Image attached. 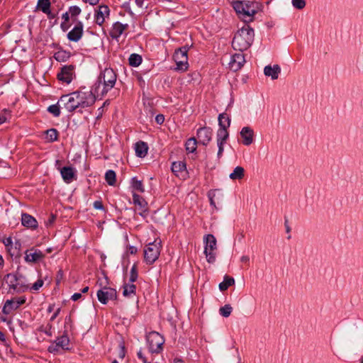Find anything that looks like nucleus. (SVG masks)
I'll return each mask as SVG.
<instances>
[{
	"label": "nucleus",
	"mask_w": 363,
	"mask_h": 363,
	"mask_svg": "<svg viewBox=\"0 0 363 363\" xmlns=\"http://www.w3.org/2000/svg\"><path fill=\"white\" fill-rule=\"evenodd\" d=\"M96 97L90 90L85 89L65 94L60 98V104L68 113L75 111L82 113L84 108L94 104Z\"/></svg>",
	"instance_id": "nucleus-1"
},
{
	"label": "nucleus",
	"mask_w": 363,
	"mask_h": 363,
	"mask_svg": "<svg viewBox=\"0 0 363 363\" xmlns=\"http://www.w3.org/2000/svg\"><path fill=\"white\" fill-rule=\"evenodd\" d=\"M254 30L248 25H245L235 34L232 46L235 50L242 52L247 50L254 40Z\"/></svg>",
	"instance_id": "nucleus-2"
},
{
	"label": "nucleus",
	"mask_w": 363,
	"mask_h": 363,
	"mask_svg": "<svg viewBox=\"0 0 363 363\" xmlns=\"http://www.w3.org/2000/svg\"><path fill=\"white\" fill-rule=\"evenodd\" d=\"M236 13L244 21H252L253 16L260 9V5L256 1H236L233 4Z\"/></svg>",
	"instance_id": "nucleus-3"
},
{
	"label": "nucleus",
	"mask_w": 363,
	"mask_h": 363,
	"mask_svg": "<svg viewBox=\"0 0 363 363\" xmlns=\"http://www.w3.org/2000/svg\"><path fill=\"white\" fill-rule=\"evenodd\" d=\"M204 254L208 263H214L216 257V239L214 235L208 234L203 238Z\"/></svg>",
	"instance_id": "nucleus-4"
},
{
	"label": "nucleus",
	"mask_w": 363,
	"mask_h": 363,
	"mask_svg": "<svg viewBox=\"0 0 363 363\" xmlns=\"http://www.w3.org/2000/svg\"><path fill=\"white\" fill-rule=\"evenodd\" d=\"M99 82L104 86L102 94H104L114 86L116 82V74L113 69L106 68L100 74Z\"/></svg>",
	"instance_id": "nucleus-5"
},
{
	"label": "nucleus",
	"mask_w": 363,
	"mask_h": 363,
	"mask_svg": "<svg viewBox=\"0 0 363 363\" xmlns=\"http://www.w3.org/2000/svg\"><path fill=\"white\" fill-rule=\"evenodd\" d=\"M160 242L154 241L150 242L144 248V259L147 264H153L159 257L160 254Z\"/></svg>",
	"instance_id": "nucleus-6"
},
{
	"label": "nucleus",
	"mask_w": 363,
	"mask_h": 363,
	"mask_svg": "<svg viewBox=\"0 0 363 363\" xmlns=\"http://www.w3.org/2000/svg\"><path fill=\"white\" fill-rule=\"evenodd\" d=\"M146 339L152 353H158L162 350L164 339L159 333L152 331L146 336Z\"/></svg>",
	"instance_id": "nucleus-7"
},
{
	"label": "nucleus",
	"mask_w": 363,
	"mask_h": 363,
	"mask_svg": "<svg viewBox=\"0 0 363 363\" xmlns=\"http://www.w3.org/2000/svg\"><path fill=\"white\" fill-rule=\"evenodd\" d=\"M188 48L183 47L177 50L174 54V59L176 62V69L186 71L188 68Z\"/></svg>",
	"instance_id": "nucleus-8"
},
{
	"label": "nucleus",
	"mask_w": 363,
	"mask_h": 363,
	"mask_svg": "<svg viewBox=\"0 0 363 363\" xmlns=\"http://www.w3.org/2000/svg\"><path fill=\"white\" fill-rule=\"evenodd\" d=\"M99 284L101 289L97 291V298L101 303L106 304L108 301L116 298L117 292L116 289L106 285L103 286L102 281H99Z\"/></svg>",
	"instance_id": "nucleus-9"
},
{
	"label": "nucleus",
	"mask_w": 363,
	"mask_h": 363,
	"mask_svg": "<svg viewBox=\"0 0 363 363\" xmlns=\"http://www.w3.org/2000/svg\"><path fill=\"white\" fill-rule=\"evenodd\" d=\"M69 346V339L67 335H63L50 345L48 351L51 353L59 352L61 350H68Z\"/></svg>",
	"instance_id": "nucleus-10"
},
{
	"label": "nucleus",
	"mask_w": 363,
	"mask_h": 363,
	"mask_svg": "<svg viewBox=\"0 0 363 363\" xmlns=\"http://www.w3.org/2000/svg\"><path fill=\"white\" fill-rule=\"evenodd\" d=\"M45 257V253L41 250L32 247L26 250L24 259L27 263L33 264L41 262Z\"/></svg>",
	"instance_id": "nucleus-11"
},
{
	"label": "nucleus",
	"mask_w": 363,
	"mask_h": 363,
	"mask_svg": "<svg viewBox=\"0 0 363 363\" xmlns=\"http://www.w3.org/2000/svg\"><path fill=\"white\" fill-rule=\"evenodd\" d=\"M133 203L135 206V211H138V214L145 218L148 211L147 201L142 196L133 192Z\"/></svg>",
	"instance_id": "nucleus-12"
},
{
	"label": "nucleus",
	"mask_w": 363,
	"mask_h": 363,
	"mask_svg": "<svg viewBox=\"0 0 363 363\" xmlns=\"http://www.w3.org/2000/svg\"><path fill=\"white\" fill-rule=\"evenodd\" d=\"M74 67L73 65H65L62 67L61 71L57 74V79L65 84H69L74 77Z\"/></svg>",
	"instance_id": "nucleus-13"
},
{
	"label": "nucleus",
	"mask_w": 363,
	"mask_h": 363,
	"mask_svg": "<svg viewBox=\"0 0 363 363\" xmlns=\"http://www.w3.org/2000/svg\"><path fill=\"white\" fill-rule=\"evenodd\" d=\"M110 9L106 5H101L95 11V22L99 26H102L106 19L109 17Z\"/></svg>",
	"instance_id": "nucleus-14"
},
{
	"label": "nucleus",
	"mask_w": 363,
	"mask_h": 363,
	"mask_svg": "<svg viewBox=\"0 0 363 363\" xmlns=\"http://www.w3.org/2000/svg\"><path fill=\"white\" fill-rule=\"evenodd\" d=\"M84 33V25L82 21H77L74 28L67 33V37L69 41L78 42Z\"/></svg>",
	"instance_id": "nucleus-15"
},
{
	"label": "nucleus",
	"mask_w": 363,
	"mask_h": 363,
	"mask_svg": "<svg viewBox=\"0 0 363 363\" xmlns=\"http://www.w3.org/2000/svg\"><path fill=\"white\" fill-rule=\"evenodd\" d=\"M245 62V59L244 55L242 52L235 53L230 57V60L228 62L229 68L232 71L236 72L241 69Z\"/></svg>",
	"instance_id": "nucleus-16"
},
{
	"label": "nucleus",
	"mask_w": 363,
	"mask_h": 363,
	"mask_svg": "<svg viewBox=\"0 0 363 363\" xmlns=\"http://www.w3.org/2000/svg\"><path fill=\"white\" fill-rule=\"evenodd\" d=\"M213 135L212 129L208 127L201 128L197 130L199 143L206 145L211 141Z\"/></svg>",
	"instance_id": "nucleus-17"
},
{
	"label": "nucleus",
	"mask_w": 363,
	"mask_h": 363,
	"mask_svg": "<svg viewBox=\"0 0 363 363\" xmlns=\"http://www.w3.org/2000/svg\"><path fill=\"white\" fill-rule=\"evenodd\" d=\"M242 143L245 146L250 145L254 141L255 133L250 126L243 127L240 132Z\"/></svg>",
	"instance_id": "nucleus-18"
},
{
	"label": "nucleus",
	"mask_w": 363,
	"mask_h": 363,
	"mask_svg": "<svg viewBox=\"0 0 363 363\" xmlns=\"http://www.w3.org/2000/svg\"><path fill=\"white\" fill-rule=\"evenodd\" d=\"M61 176L65 182L69 184L76 178V170L72 167L59 168Z\"/></svg>",
	"instance_id": "nucleus-19"
},
{
	"label": "nucleus",
	"mask_w": 363,
	"mask_h": 363,
	"mask_svg": "<svg viewBox=\"0 0 363 363\" xmlns=\"http://www.w3.org/2000/svg\"><path fill=\"white\" fill-rule=\"evenodd\" d=\"M172 171L178 177L184 179L186 175V164L184 162H174L172 164Z\"/></svg>",
	"instance_id": "nucleus-20"
},
{
	"label": "nucleus",
	"mask_w": 363,
	"mask_h": 363,
	"mask_svg": "<svg viewBox=\"0 0 363 363\" xmlns=\"http://www.w3.org/2000/svg\"><path fill=\"white\" fill-rule=\"evenodd\" d=\"M128 28V24H123L120 22H116L113 23L111 30V37L116 39L118 38Z\"/></svg>",
	"instance_id": "nucleus-21"
},
{
	"label": "nucleus",
	"mask_w": 363,
	"mask_h": 363,
	"mask_svg": "<svg viewBox=\"0 0 363 363\" xmlns=\"http://www.w3.org/2000/svg\"><path fill=\"white\" fill-rule=\"evenodd\" d=\"M21 223L23 226L31 228V229H35L38 227V222L36 219L28 214V213H22L21 215Z\"/></svg>",
	"instance_id": "nucleus-22"
},
{
	"label": "nucleus",
	"mask_w": 363,
	"mask_h": 363,
	"mask_svg": "<svg viewBox=\"0 0 363 363\" xmlns=\"http://www.w3.org/2000/svg\"><path fill=\"white\" fill-rule=\"evenodd\" d=\"M280 72L281 69L277 65H274L273 66L267 65L264 68V74L265 76L271 77L273 80L279 77Z\"/></svg>",
	"instance_id": "nucleus-23"
},
{
	"label": "nucleus",
	"mask_w": 363,
	"mask_h": 363,
	"mask_svg": "<svg viewBox=\"0 0 363 363\" xmlns=\"http://www.w3.org/2000/svg\"><path fill=\"white\" fill-rule=\"evenodd\" d=\"M147 145L143 141H139L135 145V154L139 157H145L147 154Z\"/></svg>",
	"instance_id": "nucleus-24"
},
{
	"label": "nucleus",
	"mask_w": 363,
	"mask_h": 363,
	"mask_svg": "<svg viewBox=\"0 0 363 363\" xmlns=\"http://www.w3.org/2000/svg\"><path fill=\"white\" fill-rule=\"evenodd\" d=\"M18 308V303L14 298L7 300L4 303L2 311L5 314H9Z\"/></svg>",
	"instance_id": "nucleus-25"
},
{
	"label": "nucleus",
	"mask_w": 363,
	"mask_h": 363,
	"mask_svg": "<svg viewBox=\"0 0 363 363\" xmlns=\"http://www.w3.org/2000/svg\"><path fill=\"white\" fill-rule=\"evenodd\" d=\"M136 286L133 283L125 284L123 287V295L125 297H131L135 295Z\"/></svg>",
	"instance_id": "nucleus-26"
},
{
	"label": "nucleus",
	"mask_w": 363,
	"mask_h": 363,
	"mask_svg": "<svg viewBox=\"0 0 363 363\" xmlns=\"http://www.w3.org/2000/svg\"><path fill=\"white\" fill-rule=\"evenodd\" d=\"M245 169L240 166L236 167L232 173L230 174L229 177L232 180H240L244 177Z\"/></svg>",
	"instance_id": "nucleus-27"
},
{
	"label": "nucleus",
	"mask_w": 363,
	"mask_h": 363,
	"mask_svg": "<svg viewBox=\"0 0 363 363\" xmlns=\"http://www.w3.org/2000/svg\"><path fill=\"white\" fill-rule=\"evenodd\" d=\"M219 128H228L230 125V118L226 113H220L218 116Z\"/></svg>",
	"instance_id": "nucleus-28"
},
{
	"label": "nucleus",
	"mask_w": 363,
	"mask_h": 363,
	"mask_svg": "<svg viewBox=\"0 0 363 363\" xmlns=\"http://www.w3.org/2000/svg\"><path fill=\"white\" fill-rule=\"evenodd\" d=\"M70 57V52L60 50L54 54V58L58 62H65Z\"/></svg>",
	"instance_id": "nucleus-29"
},
{
	"label": "nucleus",
	"mask_w": 363,
	"mask_h": 363,
	"mask_svg": "<svg viewBox=\"0 0 363 363\" xmlns=\"http://www.w3.org/2000/svg\"><path fill=\"white\" fill-rule=\"evenodd\" d=\"M228 128H218L217 131V143H225L228 138Z\"/></svg>",
	"instance_id": "nucleus-30"
},
{
	"label": "nucleus",
	"mask_w": 363,
	"mask_h": 363,
	"mask_svg": "<svg viewBox=\"0 0 363 363\" xmlns=\"http://www.w3.org/2000/svg\"><path fill=\"white\" fill-rule=\"evenodd\" d=\"M131 186L135 191H138V192L143 193L145 191V188L141 180H138L137 177H133L131 179Z\"/></svg>",
	"instance_id": "nucleus-31"
},
{
	"label": "nucleus",
	"mask_w": 363,
	"mask_h": 363,
	"mask_svg": "<svg viewBox=\"0 0 363 363\" xmlns=\"http://www.w3.org/2000/svg\"><path fill=\"white\" fill-rule=\"evenodd\" d=\"M235 280L233 277L225 276L223 281L219 284V289L222 291H225L228 288L234 284Z\"/></svg>",
	"instance_id": "nucleus-32"
},
{
	"label": "nucleus",
	"mask_w": 363,
	"mask_h": 363,
	"mask_svg": "<svg viewBox=\"0 0 363 363\" xmlns=\"http://www.w3.org/2000/svg\"><path fill=\"white\" fill-rule=\"evenodd\" d=\"M60 108H62V105L60 104V99L56 104L48 106V111L52 114L55 117H58L60 115Z\"/></svg>",
	"instance_id": "nucleus-33"
},
{
	"label": "nucleus",
	"mask_w": 363,
	"mask_h": 363,
	"mask_svg": "<svg viewBox=\"0 0 363 363\" xmlns=\"http://www.w3.org/2000/svg\"><path fill=\"white\" fill-rule=\"evenodd\" d=\"M130 65L133 67H138L142 62V57L138 54H131L128 59Z\"/></svg>",
	"instance_id": "nucleus-34"
},
{
	"label": "nucleus",
	"mask_w": 363,
	"mask_h": 363,
	"mask_svg": "<svg viewBox=\"0 0 363 363\" xmlns=\"http://www.w3.org/2000/svg\"><path fill=\"white\" fill-rule=\"evenodd\" d=\"M197 141L194 138H189L186 144V150L189 152H194L196 150Z\"/></svg>",
	"instance_id": "nucleus-35"
},
{
	"label": "nucleus",
	"mask_w": 363,
	"mask_h": 363,
	"mask_svg": "<svg viewBox=\"0 0 363 363\" xmlns=\"http://www.w3.org/2000/svg\"><path fill=\"white\" fill-rule=\"evenodd\" d=\"M116 177V173L113 170H108L105 174L106 181L111 186H113L115 184Z\"/></svg>",
	"instance_id": "nucleus-36"
},
{
	"label": "nucleus",
	"mask_w": 363,
	"mask_h": 363,
	"mask_svg": "<svg viewBox=\"0 0 363 363\" xmlns=\"http://www.w3.org/2000/svg\"><path fill=\"white\" fill-rule=\"evenodd\" d=\"M38 6L43 13H50V2L49 0H38Z\"/></svg>",
	"instance_id": "nucleus-37"
},
{
	"label": "nucleus",
	"mask_w": 363,
	"mask_h": 363,
	"mask_svg": "<svg viewBox=\"0 0 363 363\" xmlns=\"http://www.w3.org/2000/svg\"><path fill=\"white\" fill-rule=\"evenodd\" d=\"M58 133L55 129H50L46 131V138L50 142H53L57 140Z\"/></svg>",
	"instance_id": "nucleus-38"
},
{
	"label": "nucleus",
	"mask_w": 363,
	"mask_h": 363,
	"mask_svg": "<svg viewBox=\"0 0 363 363\" xmlns=\"http://www.w3.org/2000/svg\"><path fill=\"white\" fill-rule=\"evenodd\" d=\"M233 311V308L229 304H225L224 306L219 309V313L220 315L227 318L230 316Z\"/></svg>",
	"instance_id": "nucleus-39"
},
{
	"label": "nucleus",
	"mask_w": 363,
	"mask_h": 363,
	"mask_svg": "<svg viewBox=\"0 0 363 363\" xmlns=\"http://www.w3.org/2000/svg\"><path fill=\"white\" fill-rule=\"evenodd\" d=\"M69 13L70 17L73 18V21H76L75 17L78 16L81 13V9L77 6H72L69 8Z\"/></svg>",
	"instance_id": "nucleus-40"
},
{
	"label": "nucleus",
	"mask_w": 363,
	"mask_h": 363,
	"mask_svg": "<svg viewBox=\"0 0 363 363\" xmlns=\"http://www.w3.org/2000/svg\"><path fill=\"white\" fill-rule=\"evenodd\" d=\"M137 279H138L137 267H136V265L134 264L130 269L129 281L131 283H133L136 281Z\"/></svg>",
	"instance_id": "nucleus-41"
},
{
	"label": "nucleus",
	"mask_w": 363,
	"mask_h": 363,
	"mask_svg": "<svg viewBox=\"0 0 363 363\" xmlns=\"http://www.w3.org/2000/svg\"><path fill=\"white\" fill-rule=\"evenodd\" d=\"M43 280L42 279H39L32 285L30 290L38 291L43 286Z\"/></svg>",
	"instance_id": "nucleus-42"
},
{
	"label": "nucleus",
	"mask_w": 363,
	"mask_h": 363,
	"mask_svg": "<svg viewBox=\"0 0 363 363\" xmlns=\"http://www.w3.org/2000/svg\"><path fill=\"white\" fill-rule=\"evenodd\" d=\"M216 191H210L208 193V197L210 201V204L211 206H213L214 208H216V203L214 201V197L216 196Z\"/></svg>",
	"instance_id": "nucleus-43"
},
{
	"label": "nucleus",
	"mask_w": 363,
	"mask_h": 363,
	"mask_svg": "<svg viewBox=\"0 0 363 363\" xmlns=\"http://www.w3.org/2000/svg\"><path fill=\"white\" fill-rule=\"evenodd\" d=\"M305 0H296V9H302L306 6Z\"/></svg>",
	"instance_id": "nucleus-44"
},
{
	"label": "nucleus",
	"mask_w": 363,
	"mask_h": 363,
	"mask_svg": "<svg viewBox=\"0 0 363 363\" xmlns=\"http://www.w3.org/2000/svg\"><path fill=\"white\" fill-rule=\"evenodd\" d=\"M93 206H94V208H96V209H98V210L104 209V206H103L102 203L99 201H94Z\"/></svg>",
	"instance_id": "nucleus-45"
},
{
	"label": "nucleus",
	"mask_w": 363,
	"mask_h": 363,
	"mask_svg": "<svg viewBox=\"0 0 363 363\" xmlns=\"http://www.w3.org/2000/svg\"><path fill=\"white\" fill-rule=\"evenodd\" d=\"M69 27L70 26L68 22L62 21L60 24V28L64 32H66L69 28Z\"/></svg>",
	"instance_id": "nucleus-46"
},
{
	"label": "nucleus",
	"mask_w": 363,
	"mask_h": 363,
	"mask_svg": "<svg viewBox=\"0 0 363 363\" xmlns=\"http://www.w3.org/2000/svg\"><path fill=\"white\" fill-rule=\"evenodd\" d=\"M155 120L158 124H162L164 121V117L163 115L159 114L156 116Z\"/></svg>",
	"instance_id": "nucleus-47"
},
{
	"label": "nucleus",
	"mask_w": 363,
	"mask_h": 363,
	"mask_svg": "<svg viewBox=\"0 0 363 363\" xmlns=\"http://www.w3.org/2000/svg\"><path fill=\"white\" fill-rule=\"evenodd\" d=\"M218 147V157H220L223 152V143H217Z\"/></svg>",
	"instance_id": "nucleus-48"
},
{
	"label": "nucleus",
	"mask_w": 363,
	"mask_h": 363,
	"mask_svg": "<svg viewBox=\"0 0 363 363\" xmlns=\"http://www.w3.org/2000/svg\"><path fill=\"white\" fill-rule=\"evenodd\" d=\"M14 299L16 300V303H18V307L26 301V298L24 297L14 298Z\"/></svg>",
	"instance_id": "nucleus-49"
},
{
	"label": "nucleus",
	"mask_w": 363,
	"mask_h": 363,
	"mask_svg": "<svg viewBox=\"0 0 363 363\" xmlns=\"http://www.w3.org/2000/svg\"><path fill=\"white\" fill-rule=\"evenodd\" d=\"M137 251H138L137 247H135L134 246H129L128 250V253H129L130 255H134L137 252Z\"/></svg>",
	"instance_id": "nucleus-50"
},
{
	"label": "nucleus",
	"mask_w": 363,
	"mask_h": 363,
	"mask_svg": "<svg viewBox=\"0 0 363 363\" xmlns=\"http://www.w3.org/2000/svg\"><path fill=\"white\" fill-rule=\"evenodd\" d=\"M69 17H70V14L69 13V11L68 12H65L62 16V18L63 21H65V22H68L69 21Z\"/></svg>",
	"instance_id": "nucleus-51"
},
{
	"label": "nucleus",
	"mask_w": 363,
	"mask_h": 363,
	"mask_svg": "<svg viewBox=\"0 0 363 363\" xmlns=\"http://www.w3.org/2000/svg\"><path fill=\"white\" fill-rule=\"evenodd\" d=\"M82 297V294L79 293H75L72 296V300L76 301Z\"/></svg>",
	"instance_id": "nucleus-52"
},
{
	"label": "nucleus",
	"mask_w": 363,
	"mask_h": 363,
	"mask_svg": "<svg viewBox=\"0 0 363 363\" xmlns=\"http://www.w3.org/2000/svg\"><path fill=\"white\" fill-rule=\"evenodd\" d=\"M60 308H57L56 310V311L52 314V315L51 316L50 318V320L51 321H53L56 318L57 316L59 315L60 313Z\"/></svg>",
	"instance_id": "nucleus-53"
},
{
	"label": "nucleus",
	"mask_w": 363,
	"mask_h": 363,
	"mask_svg": "<svg viewBox=\"0 0 363 363\" xmlns=\"http://www.w3.org/2000/svg\"><path fill=\"white\" fill-rule=\"evenodd\" d=\"M7 120V117L4 114H0V125L4 123Z\"/></svg>",
	"instance_id": "nucleus-54"
},
{
	"label": "nucleus",
	"mask_w": 363,
	"mask_h": 363,
	"mask_svg": "<svg viewBox=\"0 0 363 363\" xmlns=\"http://www.w3.org/2000/svg\"><path fill=\"white\" fill-rule=\"evenodd\" d=\"M138 357L139 359H140L143 361V363H144V359H147V358L143 355V354L141 351H139L138 352Z\"/></svg>",
	"instance_id": "nucleus-55"
},
{
	"label": "nucleus",
	"mask_w": 363,
	"mask_h": 363,
	"mask_svg": "<svg viewBox=\"0 0 363 363\" xmlns=\"http://www.w3.org/2000/svg\"><path fill=\"white\" fill-rule=\"evenodd\" d=\"M84 2H88L91 5H96L99 0H83Z\"/></svg>",
	"instance_id": "nucleus-56"
},
{
	"label": "nucleus",
	"mask_w": 363,
	"mask_h": 363,
	"mask_svg": "<svg viewBox=\"0 0 363 363\" xmlns=\"http://www.w3.org/2000/svg\"><path fill=\"white\" fill-rule=\"evenodd\" d=\"M249 261H250V257L248 256L244 255L241 257V262H242L247 263V262H249Z\"/></svg>",
	"instance_id": "nucleus-57"
},
{
	"label": "nucleus",
	"mask_w": 363,
	"mask_h": 363,
	"mask_svg": "<svg viewBox=\"0 0 363 363\" xmlns=\"http://www.w3.org/2000/svg\"><path fill=\"white\" fill-rule=\"evenodd\" d=\"M285 228H286V233H289L290 228H289V226L288 225V220L286 219L285 220Z\"/></svg>",
	"instance_id": "nucleus-58"
},
{
	"label": "nucleus",
	"mask_w": 363,
	"mask_h": 363,
	"mask_svg": "<svg viewBox=\"0 0 363 363\" xmlns=\"http://www.w3.org/2000/svg\"><path fill=\"white\" fill-rule=\"evenodd\" d=\"M45 13V14H47V15H48V18H50V19H51V18H55V14H53L52 13H51V11H50V13Z\"/></svg>",
	"instance_id": "nucleus-59"
},
{
	"label": "nucleus",
	"mask_w": 363,
	"mask_h": 363,
	"mask_svg": "<svg viewBox=\"0 0 363 363\" xmlns=\"http://www.w3.org/2000/svg\"><path fill=\"white\" fill-rule=\"evenodd\" d=\"M5 340L6 339L4 334L1 331H0V340L4 342L5 341Z\"/></svg>",
	"instance_id": "nucleus-60"
},
{
	"label": "nucleus",
	"mask_w": 363,
	"mask_h": 363,
	"mask_svg": "<svg viewBox=\"0 0 363 363\" xmlns=\"http://www.w3.org/2000/svg\"><path fill=\"white\" fill-rule=\"evenodd\" d=\"M4 259L2 256L0 255V268L3 266Z\"/></svg>",
	"instance_id": "nucleus-61"
},
{
	"label": "nucleus",
	"mask_w": 363,
	"mask_h": 363,
	"mask_svg": "<svg viewBox=\"0 0 363 363\" xmlns=\"http://www.w3.org/2000/svg\"><path fill=\"white\" fill-rule=\"evenodd\" d=\"M174 363H184L182 359H176L174 360Z\"/></svg>",
	"instance_id": "nucleus-62"
},
{
	"label": "nucleus",
	"mask_w": 363,
	"mask_h": 363,
	"mask_svg": "<svg viewBox=\"0 0 363 363\" xmlns=\"http://www.w3.org/2000/svg\"><path fill=\"white\" fill-rule=\"evenodd\" d=\"M88 290H89V287H88V286H86V287H84V288L82 290V293H86V292H87V291H88Z\"/></svg>",
	"instance_id": "nucleus-63"
},
{
	"label": "nucleus",
	"mask_w": 363,
	"mask_h": 363,
	"mask_svg": "<svg viewBox=\"0 0 363 363\" xmlns=\"http://www.w3.org/2000/svg\"><path fill=\"white\" fill-rule=\"evenodd\" d=\"M51 251H52V249H51V248H48V249L46 250V252H47L48 253L51 252Z\"/></svg>",
	"instance_id": "nucleus-64"
}]
</instances>
